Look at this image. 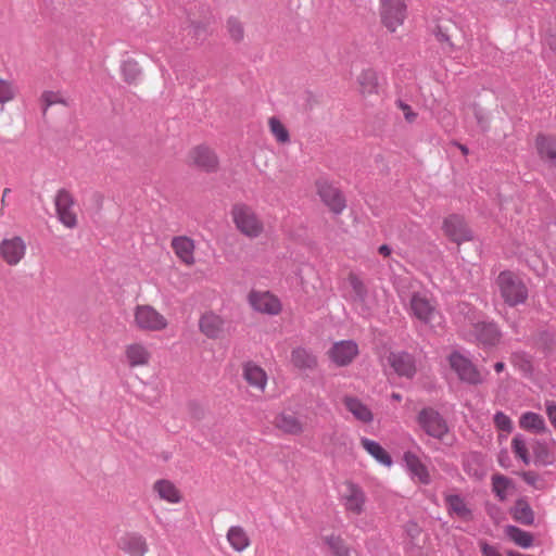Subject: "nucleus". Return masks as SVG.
Instances as JSON below:
<instances>
[{"label":"nucleus","mask_w":556,"mask_h":556,"mask_svg":"<svg viewBox=\"0 0 556 556\" xmlns=\"http://www.w3.org/2000/svg\"><path fill=\"white\" fill-rule=\"evenodd\" d=\"M404 460L413 480L422 484H428L430 482L429 471L426 465L419 459L417 455L407 452L404 455Z\"/></svg>","instance_id":"nucleus-28"},{"label":"nucleus","mask_w":556,"mask_h":556,"mask_svg":"<svg viewBox=\"0 0 556 556\" xmlns=\"http://www.w3.org/2000/svg\"><path fill=\"white\" fill-rule=\"evenodd\" d=\"M450 25L451 18L448 9H446L445 12L433 10L430 13L429 30L434 40L443 48H450L452 46L450 40Z\"/></svg>","instance_id":"nucleus-12"},{"label":"nucleus","mask_w":556,"mask_h":556,"mask_svg":"<svg viewBox=\"0 0 556 556\" xmlns=\"http://www.w3.org/2000/svg\"><path fill=\"white\" fill-rule=\"evenodd\" d=\"M535 148L542 160L556 163V139L539 134L535 139Z\"/></svg>","instance_id":"nucleus-30"},{"label":"nucleus","mask_w":556,"mask_h":556,"mask_svg":"<svg viewBox=\"0 0 556 556\" xmlns=\"http://www.w3.org/2000/svg\"><path fill=\"white\" fill-rule=\"evenodd\" d=\"M358 345L353 340L337 341L326 353L329 361L337 367L349 366L358 356Z\"/></svg>","instance_id":"nucleus-11"},{"label":"nucleus","mask_w":556,"mask_h":556,"mask_svg":"<svg viewBox=\"0 0 556 556\" xmlns=\"http://www.w3.org/2000/svg\"><path fill=\"white\" fill-rule=\"evenodd\" d=\"M416 420L420 429L435 440L442 441L448 434L447 420L433 407L421 408Z\"/></svg>","instance_id":"nucleus-6"},{"label":"nucleus","mask_w":556,"mask_h":556,"mask_svg":"<svg viewBox=\"0 0 556 556\" xmlns=\"http://www.w3.org/2000/svg\"><path fill=\"white\" fill-rule=\"evenodd\" d=\"M267 124L268 129L277 143L288 144L291 141L288 128L278 117H269Z\"/></svg>","instance_id":"nucleus-35"},{"label":"nucleus","mask_w":556,"mask_h":556,"mask_svg":"<svg viewBox=\"0 0 556 556\" xmlns=\"http://www.w3.org/2000/svg\"><path fill=\"white\" fill-rule=\"evenodd\" d=\"M362 447L378 463L383 466L390 467L392 465V458L389 453L376 441L363 438L361 439Z\"/></svg>","instance_id":"nucleus-31"},{"label":"nucleus","mask_w":556,"mask_h":556,"mask_svg":"<svg viewBox=\"0 0 556 556\" xmlns=\"http://www.w3.org/2000/svg\"><path fill=\"white\" fill-rule=\"evenodd\" d=\"M520 428L535 433H543L547 430L544 418L536 413L527 412L519 419Z\"/></svg>","instance_id":"nucleus-33"},{"label":"nucleus","mask_w":556,"mask_h":556,"mask_svg":"<svg viewBox=\"0 0 556 556\" xmlns=\"http://www.w3.org/2000/svg\"><path fill=\"white\" fill-rule=\"evenodd\" d=\"M493 420H494V424L497 427V429L505 431V432H510L513 430V422H511L510 418L503 412H497L494 415Z\"/></svg>","instance_id":"nucleus-47"},{"label":"nucleus","mask_w":556,"mask_h":556,"mask_svg":"<svg viewBox=\"0 0 556 556\" xmlns=\"http://www.w3.org/2000/svg\"><path fill=\"white\" fill-rule=\"evenodd\" d=\"M513 485L509 478L496 473L492 476V491L500 501H505L507 497V490Z\"/></svg>","instance_id":"nucleus-38"},{"label":"nucleus","mask_w":556,"mask_h":556,"mask_svg":"<svg viewBox=\"0 0 556 556\" xmlns=\"http://www.w3.org/2000/svg\"><path fill=\"white\" fill-rule=\"evenodd\" d=\"M454 374L460 382L477 387L485 382L489 371L480 369L468 356L454 351Z\"/></svg>","instance_id":"nucleus-7"},{"label":"nucleus","mask_w":556,"mask_h":556,"mask_svg":"<svg viewBox=\"0 0 556 556\" xmlns=\"http://www.w3.org/2000/svg\"><path fill=\"white\" fill-rule=\"evenodd\" d=\"M230 217L236 230L248 239H257L265 233V223L261 215L249 204L235 203L230 210Z\"/></svg>","instance_id":"nucleus-1"},{"label":"nucleus","mask_w":556,"mask_h":556,"mask_svg":"<svg viewBox=\"0 0 556 556\" xmlns=\"http://www.w3.org/2000/svg\"><path fill=\"white\" fill-rule=\"evenodd\" d=\"M241 375L250 388L261 393L265 392L268 383V376L262 366L252 361L245 362L241 366Z\"/></svg>","instance_id":"nucleus-19"},{"label":"nucleus","mask_w":556,"mask_h":556,"mask_svg":"<svg viewBox=\"0 0 556 556\" xmlns=\"http://www.w3.org/2000/svg\"><path fill=\"white\" fill-rule=\"evenodd\" d=\"M224 319L214 312H205L199 319V329L208 339H218L224 333Z\"/></svg>","instance_id":"nucleus-22"},{"label":"nucleus","mask_w":556,"mask_h":556,"mask_svg":"<svg viewBox=\"0 0 556 556\" xmlns=\"http://www.w3.org/2000/svg\"><path fill=\"white\" fill-rule=\"evenodd\" d=\"M506 534L515 544L522 548H528L533 544V535L516 526H508Z\"/></svg>","instance_id":"nucleus-37"},{"label":"nucleus","mask_w":556,"mask_h":556,"mask_svg":"<svg viewBox=\"0 0 556 556\" xmlns=\"http://www.w3.org/2000/svg\"><path fill=\"white\" fill-rule=\"evenodd\" d=\"M339 501L348 515L361 516L367 506V496L363 488L352 480L342 482Z\"/></svg>","instance_id":"nucleus-4"},{"label":"nucleus","mask_w":556,"mask_h":556,"mask_svg":"<svg viewBox=\"0 0 556 556\" xmlns=\"http://www.w3.org/2000/svg\"><path fill=\"white\" fill-rule=\"evenodd\" d=\"M446 502L450 506H452V497L451 496H446Z\"/></svg>","instance_id":"nucleus-61"},{"label":"nucleus","mask_w":556,"mask_h":556,"mask_svg":"<svg viewBox=\"0 0 556 556\" xmlns=\"http://www.w3.org/2000/svg\"><path fill=\"white\" fill-rule=\"evenodd\" d=\"M250 306L257 313L277 316L282 312L280 299L269 291L252 290L248 294Z\"/></svg>","instance_id":"nucleus-9"},{"label":"nucleus","mask_w":556,"mask_h":556,"mask_svg":"<svg viewBox=\"0 0 556 556\" xmlns=\"http://www.w3.org/2000/svg\"><path fill=\"white\" fill-rule=\"evenodd\" d=\"M533 453L535 464L538 465L548 466L555 462L554 454L549 451L547 444L544 442H538Z\"/></svg>","instance_id":"nucleus-41"},{"label":"nucleus","mask_w":556,"mask_h":556,"mask_svg":"<svg viewBox=\"0 0 556 556\" xmlns=\"http://www.w3.org/2000/svg\"><path fill=\"white\" fill-rule=\"evenodd\" d=\"M475 116L477 118L479 126L483 130H486L489 127V123H488V118L484 116V114L480 110L475 108Z\"/></svg>","instance_id":"nucleus-55"},{"label":"nucleus","mask_w":556,"mask_h":556,"mask_svg":"<svg viewBox=\"0 0 556 556\" xmlns=\"http://www.w3.org/2000/svg\"><path fill=\"white\" fill-rule=\"evenodd\" d=\"M27 245L20 236L4 238L0 242V257L9 266L18 265L25 257Z\"/></svg>","instance_id":"nucleus-14"},{"label":"nucleus","mask_w":556,"mask_h":556,"mask_svg":"<svg viewBox=\"0 0 556 556\" xmlns=\"http://www.w3.org/2000/svg\"><path fill=\"white\" fill-rule=\"evenodd\" d=\"M346 298L357 305H364L368 290L363 279L356 273H349L345 279Z\"/></svg>","instance_id":"nucleus-23"},{"label":"nucleus","mask_w":556,"mask_h":556,"mask_svg":"<svg viewBox=\"0 0 556 556\" xmlns=\"http://www.w3.org/2000/svg\"><path fill=\"white\" fill-rule=\"evenodd\" d=\"M186 163L205 173H215L219 166L216 153L206 146L191 148L186 156Z\"/></svg>","instance_id":"nucleus-10"},{"label":"nucleus","mask_w":556,"mask_h":556,"mask_svg":"<svg viewBox=\"0 0 556 556\" xmlns=\"http://www.w3.org/2000/svg\"><path fill=\"white\" fill-rule=\"evenodd\" d=\"M475 342L483 349L497 346L503 338L498 325L494 321H478L472 326Z\"/></svg>","instance_id":"nucleus-13"},{"label":"nucleus","mask_w":556,"mask_h":556,"mask_svg":"<svg viewBox=\"0 0 556 556\" xmlns=\"http://www.w3.org/2000/svg\"><path fill=\"white\" fill-rule=\"evenodd\" d=\"M152 492L161 502L169 505H179L184 502V493L172 480L166 478L156 479L152 483Z\"/></svg>","instance_id":"nucleus-17"},{"label":"nucleus","mask_w":556,"mask_h":556,"mask_svg":"<svg viewBox=\"0 0 556 556\" xmlns=\"http://www.w3.org/2000/svg\"><path fill=\"white\" fill-rule=\"evenodd\" d=\"M409 311L412 316L431 327L441 324L442 316L438 311L437 304L427 294L414 293L409 301Z\"/></svg>","instance_id":"nucleus-8"},{"label":"nucleus","mask_w":556,"mask_h":556,"mask_svg":"<svg viewBox=\"0 0 556 556\" xmlns=\"http://www.w3.org/2000/svg\"><path fill=\"white\" fill-rule=\"evenodd\" d=\"M454 243H457L459 247L463 242H471V245L475 247L473 235L471 229L468 228L463 217L454 215Z\"/></svg>","instance_id":"nucleus-36"},{"label":"nucleus","mask_w":556,"mask_h":556,"mask_svg":"<svg viewBox=\"0 0 556 556\" xmlns=\"http://www.w3.org/2000/svg\"><path fill=\"white\" fill-rule=\"evenodd\" d=\"M379 253L383 256H389L391 254V249L387 244H382L379 248Z\"/></svg>","instance_id":"nucleus-56"},{"label":"nucleus","mask_w":556,"mask_h":556,"mask_svg":"<svg viewBox=\"0 0 556 556\" xmlns=\"http://www.w3.org/2000/svg\"><path fill=\"white\" fill-rule=\"evenodd\" d=\"M510 363L523 372L532 370V363L530 356L523 351H516L510 354Z\"/></svg>","instance_id":"nucleus-44"},{"label":"nucleus","mask_w":556,"mask_h":556,"mask_svg":"<svg viewBox=\"0 0 556 556\" xmlns=\"http://www.w3.org/2000/svg\"><path fill=\"white\" fill-rule=\"evenodd\" d=\"M520 476L527 484L536 488V482L539 481V475L536 472L523 471Z\"/></svg>","instance_id":"nucleus-53"},{"label":"nucleus","mask_w":556,"mask_h":556,"mask_svg":"<svg viewBox=\"0 0 556 556\" xmlns=\"http://www.w3.org/2000/svg\"><path fill=\"white\" fill-rule=\"evenodd\" d=\"M317 193L321 201L336 214L341 213L345 208V199L341 191L327 180H318L316 182Z\"/></svg>","instance_id":"nucleus-18"},{"label":"nucleus","mask_w":556,"mask_h":556,"mask_svg":"<svg viewBox=\"0 0 556 556\" xmlns=\"http://www.w3.org/2000/svg\"><path fill=\"white\" fill-rule=\"evenodd\" d=\"M132 317L134 328L141 332H162L169 326L167 317L150 304L136 305Z\"/></svg>","instance_id":"nucleus-3"},{"label":"nucleus","mask_w":556,"mask_h":556,"mask_svg":"<svg viewBox=\"0 0 556 556\" xmlns=\"http://www.w3.org/2000/svg\"><path fill=\"white\" fill-rule=\"evenodd\" d=\"M388 362L400 376L412 378L416 372L414 359L407 353H391Z\"/></svg>","instance_id":"nucleus-26"},{"label":"nucleus","mask_w":556,"mask_h":556,"mask_svg":"<svg viewBox=\"0 0 556 556\" xmlns=\"http://www.w3.org/2000/svg\"><path fill=\"white\" fill-rule=\"evenodd\" d=\"M378 74L371 68L361 72L357 76V90L364 96L368 97L378 92Z\"/></svg>","instance_id":"nucleus-29"},{"label":"nucleus","mask_w":556,"mask_h":556,"mask_svg":"<svg viewBox=\"0 0 556 556\" xmlns=\"http://www.w3.org/2000/svg\"><path fill=\"white\" fill-rule=\"evenodd\" d=\"M275 427L290 435H301L304 432V422L292 413H281L275 418Z\"/></svg>","instance_id":"nucleus-25"},{"label":"nucleus","mask_w":556,"mask_h":556,"mask_svg":"<svg viewBox=\"0 0 556 556\" xmlns=\"http://www.w3.org/2000/svg\"><path fill=\"white\" fill-rule=\"evenodd\" d=\"M513 516L516 521L525 526H531L534 522V511L529 503L523 498L516 502Z\"/></svg>","instance_id":"nucleus-34"},{"label":"nucleus","mask_w":556,"mask_h":556,"mask_svg":"<svg viewBox=\"0 0 556 556\" xmlns=\"http://www.w3.org/2000/svg\"><path fill=\"white\" fill-rule=\"evenodd\" d=\"M226 29L229 38L239 43L244 39V26L243 23L237 17H229L226 22Z\"/></svg>","instance_id":"nucleus-39"},{"label":"nucleus","mask_w":556,"mask_h":556,"mask_svg":"<svg viewBox=\"0 0 556 556\" xmlns=\"http://www.w3.org/2000/svg\"><path fill=\"white\" fill-rule=\"evenodd\" d=\"M482 556H502L497 548L485 541L479 543Z\"/></svg>","instance_id":"nucleus-52"},{"label":"nucleus","mask_w":556,"mask_h":556,"mask_svg":"<svg viewBox=\"0 0 556 556\" xmlns=\"http://www.w3.org/2000/svg\"><path fill=\"white\" fill-rule=\"evenodd\" d=\"M10 192H11V190H10L9 188H5V189L3 190L2 199H1V202H2V204H3V205H4V203H5V199H8V194H9Z\"/></svg>","instance_id":"nucleus-59"},{"label":"nucleus","mask_w":556,"mask_h":556,"mask_svg":"<svg viewBox=\"0 0 556 556\" xmlns=\"http://www.w3.org/2000/svg\"><path fill=\"white\" fill-rule=\"evenodd\" d=\"M407 16L405 0H379V17L382 26L391 34L403 26Z\"/></svg>","instance_id":"nucleus-5"},{"label":"nucleus","mask_w":556,"mask_h":556,"mask_svg":"<svg viewBox=\"0 0 556 556\" xmlns=\"http://www.w3.org/2000/svg\"><path fill=\"white\" fill-rule=\"evenodd\" d=\"M118 547L129 556H146L149 552L146 538L136 532L125 533L118 541Z\"/></svg>","instance_id":"nucleus-21"},{"label":"nucleus","mask_w":556,"mask_h":556,"mask_svg":"<svg viewBox=\"0 0 556 556\" xmlns=\"http://www.w3.org/2000/svg\"><path fill=\"white\" fill-rule=\"evenodd\" d=\"M545 413L551 425L556 429V402L545 401Z\"/></svg>","instance_id":"nucleus-50"},{"label":"nucleus","mask_w":556,"mask_h":556,"mask_svg":"<svg viewBox=\"0 0 556 556\" xmlns=\"http://www.w3.org/2000/svg\"><path fill=\"white\" fill-rule=\"evenodd\" d=\"M330 544L338 556H348L349 549L343 544L341 539H339V538L331 539Z\"/></svg>","instance_id":"nucleus-51"},{"label":"nucleus","mask_w":556,"mask_h":556,"mask_svg":"<svg viewBox=\"0 0 556 556\" xmlns=\"http://www.w3.org/2000/svg\"><path fill=\"white\" fill-rule=\"evenodd\" d=\"M152 352L142 342H130L124 346L123 362L130 369L150 366Z\"/></svg>","instance_id":"nucleus-15"},{"label":"nucleus","mask_w":556,"mask_h":556,"mask_svg":"<svg viewBox=\"0 0 556 556\" xmlns=\"http://www.w3.org/2000/svg\"><path fill=\"white\" fill-rule=\"evenodd\" d=\"M40 100L45 105V111L51 105H54L58 103H62V104L65 103L64 100L62 99V96L59 92H53V91H45L41 94Z\"/></svg>","instance_id":"nucleus-49"},{"label":"nucleus","mask_w":556,"mask_h":556,"mask_svg":"<svg viewBox=\"0 0 556 556\" xmlns=\"http://www.w3.org/2000/svg\"><path fill=\"white\" fill-rule=\"evenodd\" d=\"M454 146H456L464 155L468 154V148L466 146L456 142H454Z\"/></svg>","instance_id":"nucleus-58"},{"label":"nucleus","mask_w":556,"mask_h":556,"mask_svg":"<svg viewBox=\"0 0 556 556\" xmlns=\"http://www.w3.org/2000/svg\"><path fill=\"white\" fill-rule=\"evenodd\" d=\"M465 470L468 475L481 480L485 476V469L480 464V455L473 454L465 462Z\"/></svg>","instance_id":"nucleus-43"},{"label":"nucleus","mask_w":556,"mask_h":556,"mask_svg":"<svg viewBox=\"0 0 556 556\" xmlns=\"http://www.w3.org/2000/svg\"><path fill=\"white\" fill-rule=\"evenodd\" d=\"M75 200L66 190H60L55 197V210L59 220L66 228H75L77 226V215L74 210Z\"/></svg>","instance_id":"nucleus-16"},{"label":"nucleus","mask_w":556,"mask_h":556,"mask_svg":"<svg viewBox=\"0 0 556 556\" xmlns=\"http://www.w3.org/2000/svg\"><path fill=\"white\" fill-rule=\"evenodd\" d=\"M342 403L345 409L351 413L356 420L363 424H369L374 420L371 409L361 399L354 395H344L342 397Z\"/></svg>","instance_id":"nucleus-24"},{"label":"nucleus","mask_w":556,"mask_h":556,"mask_svg":"<svg viewBox=\"0 0 556 556\" xmlns=\"http://www.w3.org/2000/svg\"><path fill=\"white\" fill-rule=\"evenodd\" d=\"M400 109L402 110L408 123H413L416 119L417 114L413 112L412 108L408 104L400 103Z\"/></svg>","instance_id":"nucleus-54"},{"label":"nucleus","mask_w":556,"mask_h":556,"mask_svg":"<svg viewBox=\"0 0 556 556\" xmlns=\"http://www.w3.org/2000/svg\"><path fill=\"white\" fill-rule=\"evenodd\" d=\"M227 542L237 553H243L251 546V538L241 526H231L226 533Z\"/></svg>","instance_id":"nucleus-27"},{"label":"nucleus","mask_w":556,"mask_h":556,"mask_svg":"<svg viewBox=\"0 0 556 556\" xmlns=\"http://www.w3.org/2000/svg\"><path fill=\"white\" fill-rule=\"evenodd\" d=\"M123 77L127 83H135L140 76V68L135 61H127L122 67Z\"/></svg>","instance_id":"nucleus-46"},{"label":"nucleus","mask_w":556,"mask_h":556,"mask_svg":"<svg viewBox=\"0 0 556 556\" xmlns=\"http://www.w3.org/2000/svg\"><path fill=\"white\" fill-rule=\"evenodd\" d=\"M496 286L504 303L510 307L523 304L528 299L529 292L526 283L510 270H503L498 274Z\"/></svg>","instance_id":"nucleus-2"},{"label":"nucleus","mask_w":556,"mask_h":556,"mask_svg":"<svg viewBox=\"0 0 556 556\" xmlns=\"http://www.w3.org/2000/svg\"><path fill=\"white\" fill-rule=\"evenodd\" d=\"M189 35L197 40H204L207 37V26L201 22H192Z\"/></svg>","instance_id":"nucleus-48"},{"label":"nucleus","mask_w":556,"mask_h":556,"mask_svg":"<svg viewBox=\"0 0 556 556\" xmlns=\"http://www.w3.org/2000/svg\"><path fill=\"white\" fill-rule=\"evenodd\" d=\"M454 515H457L464 521H471L473 519L471 507L458 495H454Z\"/></svg>","instance_id":"nucleus-45"},{"label":"nucleus","mask_w":556,"mask_h":556,"mask_svg":"<svg viewBox=\"0 0 556 556\" xmlns=\"http://www.w3.org/2000/svg\"><path fill=\"white\" fill-rule=\"evenodd\" d=\"M17 96V87L13 80L0 78V104L12 102Z\"/></svg>","instance_id":"nucleus-40"},{"label":"nucleus","mask_w":556,"mask_h":556,"mask_svg":"<svg viewBox=\"0 0 556 556\" xmlns=\"http://www.w3.org/2000/svg\"><path fill=\"white\" fill-rule=\"evenodd\" d=\"M291 363L302 370L314 369L317 366V357L304 348H295L291 352Z\"/></svg>","instance_id":"nucleus-32"},{"label":"nucleus","mask_w":556,"mask_h":556,"mask_svg":"<svg viewBox=\"0 0 556 556\" xmlns=\"http://www.w3.org/2000/svg\"><path fill=\"white\" fill-rule=\"evenodd\" d=\"M511 450L516 457L520 458L526 465L530 464L526 440L521 434H516L511 440Z\"/></svg>","instance_id":"nucleus-42"},{"label":"nucleus","mask_w":556,"mask_h":556,"mask_svg":"<svg viewBox=\"0 0 556 556\" xmlns=\"http://www.w3.org/2000/svg\"><path fill=\"white\" fill-rule=\"evenodd\" d=\"M391 399L396 402H400L402 400V395L400 393H392Z\"/></svg>","instance_id":"nucleus-60"},{"label":"nucleus","mask_w":556,"mask_h":556,"mask_svg":"<svg viewBox=\"0 0 556 556\" xmlns=\"http://www.w3.org/2000/svg\"><path fill=\"white\" fill-rule=\"evenodd\" d=\"M505 369V363L504 362H497L494 364V370L500 374Z\"/></svg>","instance_id":"nucleus-57"},{"label":"nucleus","mask_w":556,"mask_h":556,"mask_svg":"<svg viewBox=\"0 0 556 556\" xmlns=\"http://www.w3.org/2000/svg\"><path fill=\"white\" fill-rule=\"evenodd\" d=\"M170 248L181 264L192 267L195 260V242L188 236H176L170 241Z\"/></svg>","instance_id":"nucleus-20"}]
</instances>
